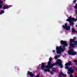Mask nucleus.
Masks as SVG:
<instances>
[{
  "label": "nucleus",
  "instance_id": "11",
  "mask_svg": "<svg viewBox=\"0 0 77 77\" xmlns=\"http://www.w3.org/2000/svg\"><path fill=\"white\" fill-rule=\"evenodd\" d=\"M73 46L71 47L70 49H72V48H73L74 47H75L74 45H77V41H75L74 42V43H73Z\"/></svg>",
  "mask_w": 77,
  "mask_h": 77
},
{
  "label": "nucleus",
  "instance_id": "9",
  "mask_svg": "<svg viewBox=\"0 0 77 77\" xmlns=\"http://www.w3.org/2000/svg\"><path fill=\"white\" fill-rule=\"evenodd\" d=\"M62 75L63 77H66V74H63V73L62 72H60V74H59V75L58 77H62Z\"/></svg>",
  "mask_w": 77,
  "mask_h": 77
},
{
  "label": "nucleus",
  "instance_id": "36",
  "mask_svg": "<svg viewBox=\"0 0 77 77\" xmlns=\"http://www.w3.org/2000/svg\"><path fill=\"white\" fill-rule=\"evenodd\" d=\"M70 72H68V74H70Z\"/></svg>",
  "mask_w": 77,
  "mask_h": 77
},
{
  "label": "nucleus",
  "instance_id": "20",
  "mask_svg": "<svg viewBox=\"0 0 77 77\" xmlns=\"http://www.w3.org/2000/svg\"><path fill=\"white\" fill-rule=\"evenodd\" d=\"M69 72L71 73H73V72H74V70L72 69L71 70H70V71Z\"/></svg>",
  "mask_w": 77,
  "mask_h": 77
},
{
  "label": "nucleus",
  "instance_id": "14",
  "mask_svg": "<svg viewBox=\"0 0 77 77\" xmlns=\"http://www.w3.org/2000/svg\"><path fill=\"white\" fill-rule=\"evenodd\" d=\"M72 33H75L76 32V31L75 30L74 28L72 29Z\"/></svg>",
  "mask_w": 77,
  "mask_h": 77
},
{
  "label": "nucleus",
  "instance_id": "17",
  "mask_svg": "<svg viewBox=\"0 0 77 77\" xmlns=\"http://www.w3.org/2000/svg\"><path fill=\"white\" fill-rule=\"evenodd\" d=\"M58 65L60 66L61 68H63V65L62 64V63H61L60 64Z\"/></svg>",
  "mask_w": 77,
  "mask_h": 77
},
{
  "label": "nucleus",
  "instance_id": "16",
  "mask_svg": "<svg viewBox=\"0 0 77 77\" xmlns=\"http://www.w3.org/2000/svg\"><path fill=\"white\" fill-rule=\"evenodd\" d=\"M72 21H70L69 22L71 26H72V25H74V23H73V22H72Z\"/></svg>",
  "mask_w": 77,
  "mask_h": 77
},
{
  "label": "nucleus",
  "instance_id": "21",
  "mask_svg": "<svg viewBox=\"0 0 77 77\" xmlns=\"http://www.w3.org/2000/svg\"><path fill=\"white\" fill-rule=\"evenodd\" d=\"M3 1H0V4H2V5H3Z\"/></svg>",
  "mask_w": 77,
  "mask_h": 77
},
{
  "label": "nucleus",
  "instance_id": "5",
  "mask_svg": "<svg viewBox=\"0 0 77 77\" xmlns=\"http://www.w3.org/2000/svg\"><path fill=\"white\" fill-rule=\"evenodd\" d=\"M69 42L70 43L69 44L70 45V47L69 48L70 49L73 46V45H74L73 44L74 42H75V40H74V39L70 38L69 39Z\"/></svg>",
  "mask_w": 77,
  "mask_h": 77
},
{
  "label": "nucleus",
  "instance_id": "26",
  "mask_svg": "<svg viewBox=\"0 0 77 77\" xmlns=\"http://www.w3.org/2000/svg\"><path fill=\"white\" fill-rule=\"evenodd\" d=\"M74 8H75V9H77V5H75Z\"/></svg>",
  "mask_w": 77,
  "mask_h": 77
},
{
  "label": "nucleus",
  "instance_id": "13",
  "mask_svg": "<svg viewBox=\"0 0 77 77\" xmlns=\"http://www.w3.org/2000/svg\"><path fill=\"white\" fill-rule=\"evenodd\" d=\"M8 6H6L5 5H4L3 7V9H9V7H8Z\"/></svg>",
  "mask_w": 77,
  "mask_h": 77
},
{
  "label": "nucleus",
  "instance_id": "6",
  "mask_svg": "<svg viewBox=\"0 0 77 77\" xmlns=\"http://www.w3.org/2000/svg\"><path fill=\"white\" fill-rule=\"evenodd\" d=\"M66 21L69 22L72 21H77V19H75L74 18H72V16H70L69 17H68V19H66Z\"/></svg>",
  "mask_w": 77,
  "mask_h": 77
},
{
  "label": "nucleus",
  "instance_id": "24",
  "mask_svg": "<svg viewBox=\"0 0 77 77\" xmlns=\"http://www.w3.org/2000/svg\"><path fill=\"white\" fill-rule=\"evenodd\" d=\"M44 71L45 72H47V69H45L44 70Z\"/></svg>",
  "mask_w": 77,
  "mask_h": 77
},
{
  "label": "nucleus",
  "instance_id": "35",
  "mask_svg": "<svg viewBox=\"0 0 77 77\" xmlns=\"http://www.w3.org/2000/svg\"><path fill=\"white\" fill-rule=\"evenodd\" d=\"M75 39H76V37H74L73 38V39H74V40H75Z\"/></svg>",
  "mask_w": 77,
  "mask_h": 77
},
{
  "label": "nucleus",
  "instance_id": "40",
  "mask_svg": "<svg viewBox=\"0 0 77 77\" xmlns=\"http://www.w3.org/2000/svg\"><path fill=\"white\" fill-rule=\"evenodd\" d=\"M76 26L77 27V25H76Z\"/></svg>",
  "mask_w": 77,
  "mask_h": 77
},
{
  "label": "nucleus",
  "instance_id": "2",
  "mask_svg": "<svg viewBox=\"0 0 77 77\" xmlns=\"http://www.w3.org/2000/svg\"><path fill=\"white\" fill-rule=\"evenodd\" d=\"M48 66H45L44 63H42L40 67L41 69H42V70H43L44 69V68H45L46 69H52V67L53 66H54V65L53 64H51L48 63Z\"/></svg>",
  "mask_w": 77,
  "mask_h": 77
},
{
  "label": "nucleus",
  "instance_id": "4",
  "mask_svg": "<svg viewBox=\"0 0 77 77\" xmlns=\"http://www.w3.org/2000/svg\"><path fill=\"white\" fill-rule=\"evenodd\" d=\"M65 25H63L62 26L63 28V29H66V30H70V26H67V23H66L65 24Z\"/></svg>",
  "mask_w": 77,
  "mask_h": 77
},
{
  "label": "nucleus",
  "instance_id": "22",
  "mask_svg": "<svg viewBox=\"0 0 77 77\" xmlns=\"http://www.w3.org/2000/svg\"><path fill=\"white\" fill-rule=\"evenodd\" d=\"M75 15H76L77 14V10H76L75 12Z\"/></svg>",
  "mask_w": 77,
  "mask_h": 77
},
{
  "label": "nucleus",
  "instance_id": "12",
  "mask_svg": "<svg viewBox=\"0 0 77 77\" xmlns=\"http://www.w3.org/2000/svg\"><path fill=\"white\" fill-rule=\"evenodd\" d=\"M52 60V58H50L49 59V61L48 62V63H49L50 64H52L51 61Z\"/></svg>",
  "mask_w": 77,
  "mask_h": 77
},
{
  "label": "nucleus",
  "instance_id": "32",
  "mask_svg": "<svg viewBox=\"0 0 77 77\" xmlns=\"http://www.w3.org/2000/svg\"><path fill=\"white\" fill-rule=\"evenodd\" d=\"M2 5H0V9H2Z\"/></svg>",
  "mask_w": 77,
  "mask_h": 77
},
{
  "label": "nucleus",
  "instance_id": "7",
  "mask_svg": "<svg viewBox=\"0 0 77 77\" xmlns=\"http://www.w3.org/2000/svg\"><path fill=\"white\" fill-rule=\"evenodd\" d=\"M71 65H72V63L70 61H69L68 62L66 63L65 64V68L66 69H68L69 66H70Z\"/></svg>",
  "mask_w": 77,
  "mask_h": 77
},
{
  "label": "nucleus",
  "instance_id": "34",
  "mask_svg": "<svg viewBox=\"0 0 77 77\" xmlns=\"http://www.w3.org/2000/svg\"><path fill=\"white\" fill-rule=\"evenodd\" d=\"M52 52L53 53H54V52H55V51L54 50H53L52 51Z\"/></svg>",
  "mask_w": 77,
  "mask_h": 77
},
{
  "label": "nucleus",
  "instance_id": "1",
  "mask_svg": "<svg viewBox=\"0 0 77 77\" xmlns=\"http://www.w3.org/2000/svg\"><path fill=\"white\" fill-rule=\"evenodd\" d=\"M60 44L61 45H63L62 47L61 46L56 47V50L57 54H61V52L64 51L65 49V47L68 46V43L66 42L63 40L60 41Z\"/></svg>",
  "mask_w": 77,
  "mask_h": 77
},
{
  "label": "nucleus",
  "instance_id": "3",
  "mask_svg": "<svg viewBox=\"0 0 77 77\" xmlns=\"http://www.w3.org/2000/svg\"><path fill=\"white\" fill-rule=\"evenodd\" d=\"M68 53L69 55H72V56H74L77 54V52H74L72 49H70L68 51Z\"/></svg>",
  "mask_w": 77,
  "mask_h": 77
},
{
  "label": "nucleus",
  "instance_id": "25",
  "mask_svg": "<svg viewBox=\"0 0 77 77\" xmlns=\"http://www.w3.org/2000/svg\"><path fill=\"white\" fill-rule=\"evenodd\" d=\"M1 12L2 14H3V13H4V12H5V11H3V10H1Z\"/></svg>",
  "mask_w": 77,
  "mask_h": 77
},
{
  "label": "nucleus",
  "instance_id": "37",
  "mask_svg": "<svg viewBox=\"0 0 77 77\" xmlns=\"http://www.w3.org/2000/svg\"><path fill=\"white\" fill-rule=\"evenodd\" d=\"M2 13L1 12H0V14H2Z\"/></svg>",
  "mask_w": 77,
  "mask_h": 77
},
{
  "label": "nucleus",
  "instance_id": "10",
  "mask_svg": "<svg viewBox=\"0 0 77 77\" xmlns=\"http://www.w3.org/2000/svg\"><path fill=\"white\" fill-rule=\"evenodd\" d=\"M27 74V75H29L30 77H33V74L32 72H30L29 71H28Z\"/></svg>",
  "mask_w": 77,
  "mask_h": 77
},
{
  "label": "nucleus",
  "instance_id": "38",
  "mask_svg": "<svg viewBox=\"0 0 77 77\" xmlns=\"http://www.w3.org/2000/svg\"><path fill=\"white\" fill-rule=\"evenodd\" d=\"M75 77H77V76H75Z\"/></svg>",
  "mask_w": 77,
  "mask_h": 77
},
{
  "label": "nucleus",
  "instance_id": "8",
  "mask_svg": "<svg viewBox=\"0 0 77 77\" xmlns=\"http://www.w3.org/2000/svg\"><path fill=\"white\" fill-rule=\"evenodd\" d=\"M61 63H62V61H61V60L60 59H58L57 60L56 63H55L52 64L54 65H54H59Z\"/></svg>",
  "mask_w": 77,
  "mask_h": 77
},
{
  "label": "nucleus",
  "instance_id": "30",
  "mask_svg": "<svg viewBox=\"0 0 77 77\" xmlns=\"http://www.w3.org/2000/svg\"><path fill=\"white\" fill-rule=\"evenodd\" d=\"M74 62L75 63H77V60H74Z\"/></svg>",
  "mask_w": 77,
  "mask_h": 77
},
{
  "label": "nucleus",
  "instance_id": "15",
  "mask_svg": "<svg viewBox=\"0 0 77 77\" xmlns=\"http://www.w3.org/2000/svg\"><path fill=\"white\" fill-rule=\"evenodd\" d=\"M51 69H52V70L53 72H56V69H55V68H53L52 67V68Z\"/></svg>",
  "mask_w": 77,
  "mask_h": 77
},
{
  "label": "nucleus",
  "instance_id": "19",
  "mask_svg": "<svg viewBox=\"0 0 77 77\" xmlns=\"http://www.w3.org/2000/svg\"><path fill=\"white\" fill-rule=\"evenodd\" d=\"M39 75H40V73H38L35 77H40L39 76Z\"/></svg>",
  "mask_w": 77,
  "mask_h": 77
},
{
  "label": "nucleus",
  "instance_id": "28",
  "mask_svg": "<svg viewBox=\"0 0 77 77\" xmlns=\"http://www.w3.org/2000/svg\"><path fill=\"white\" fill-rule=\"evenodd\" d=\"M50 73L51 75H52L53 74V72H50Z\"/></svg>",
  "mask_w": 77,
  "mask_h": 77
},
{
  "label": "nucleus",
  "instance_id": "23",
  "mask_svg": "<svg viewBox=\"0 0 77 77\" xmlns=\"http://www.w3.org/2000/svg\"><path fill=\"white\" fill-rule=\"evenodd\" d=\"M54 58H55V59H57L58 58V57L57 56H55L54 57Z\"/></svg>",
  "mask_w": 77,
  "mask_h": 77
},
{
  "label": "nucleus",
  "instance_id": "27",
  "mask_svg": "<svg viewBox=\"0 0 77 77\" xmlns=\"http://www.w3.org/2000/svg\"><path fill=\"white\" fill-rule=\"evenodd\" d=\"M47 69V71H48V72H50V70L49 69Z\"/></svg>",
  "mask_w": 77,
  "mask_h": 77
},
{
  "label": "nucleus",
  "instance_id": "39",
  "mask_svg": "<svg viewBox=\"0 0 77 77\" xmlns=\"http://www.w3.org/2000/svg\"><path fill=\"white\" fill-rule=\"evenodd\" d=\"M76 18H77V15L76 16Z\"/></svg>",
  "mask_w": 77,
  "mask_h": 77
},
{
  "label": "nucleus",
  "instance_id": "31",
  "mask_svg": "<svg viewBox=\"0 0 77 77\" xmlns=\"http://www.w3.org/2000/svg\"><path fill=\"white\" fill-rule=\"evenodd\" d=\"M76 2V0H74L73 2V3H75Z\"/></svg>",
  "mask_w": 77,
  "mask_h": 77
},
{
  "label": "nucleus",
  "instance_id": "18",
  "mask_svg": "<svg viewBox=\"0 0 77 77\" xmlns=\"http://www.w3.org/2000/svg\"><path fill=\"white\" fill-rule=\"evenodd\" d=\"M72 69L71 68H68V71H69V72H70V71Z\"/></svg>",
  "mask_w": 77,
  "mask_h": 77
},
{
  "label": "nucleus",
  "instance_id": "33",
  "mask_svg": "<svg viewBox=\"0 0 77 77\" xmlns=\"http://www.w3.org/2000/svg\"><path fill=\"white\" fill-rule=\"evenodd\" d=\"M60 55H58V56H57V57H60Z\"/></svg>",
  "mask_w": 77,
  "mask_h": 77
},
{
  "label": "nucleus",
  "instance_id": "29",
  "mask_svg": "<svg viewBox=\"0 0 77 77\" xmlns=\"http://www.w3.org/2000/svg\"><path fill=\"white\" fill-rule=\"evenodd\" d=\"M70 77H74V76H72V74H71L70 75Z\"/></svg>",
  "mask_w": 77,
  "mask_h": 77
}]
</instances>
